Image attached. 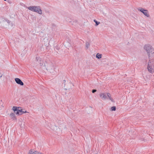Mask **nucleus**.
I'll use <instances>...</instances> for the list:
<instances>
[{"label": "nucleus", "mask_w": 154, "mask_h": 154, "mask_svg": "<svg viewBox=\"0 0 154 154\" xmlns=\"http://www.w3.org/2000/svg\"><path fill=\"white\" fill-rule=\"evenodd\" d=\"M149 58L147 69L149 72L152 73L154 72V60L153 59H151L150 57Z\"/></svg>", "instance_id": "nucleus-1"}, {"label": "nucleus", "mask_w": 154, "mask_h": 154, "mask_svg": "<svg viewBox=\"0 0 154 154\" xmlns=\"http://www.w3.org/2000/svg\"><path fill=\"white\" fill-rule=\"evenodd\" d=\"M144 49L146 51L148 57H150V54L154 53V50L152 47L149 45H146L144 47Z\"/></svg>", "instance_id": "nucleus-2"}, {"label": "nucleus", "mask_w": 154, "mask_h": 154, "mask_svg": "<svg viewBox=\"0 0 154 154\" xmlns=\"http://www.w3.org/2000/svg\"><path fill=\"white\" fill-rule=\"evenodd\" d=\"M100 96L103 100H105L109 98L112 102L113 101V99L111 97L110 94L109 93H101L100 94Z\"/></svg>", "instance_id": "nucleus-3"}, {"label": "nucleus", "mask_w": 154, "mask_h": 154, "mask_svg": "<svg viewBox=\"0 0 154 154\" xmlns=\"http://www.w3.org/2000/svg\"><path fill=\"white\" fill-rule=\"evenodd\" d=\"M138 10L142 12L146 17H149V15L147 10L143 8L138 9Z\"/></svg>", "instance_id": "nucleus-4"}, {"label": "nucleus", "mask_w": 154, "mask_h": 154, "mask_svg": "<svg viewBox=\"0 0 154 154\" xmlns=\"http://www.w3.org/2000/svg\"><path fill=\"white\" fill-rule=\"evenodd\" d=\"M19 109H20V107L13 106L12 108V109L14 111L15 113L18 116L20 115V113L19 112V111H20V110Z\"/></svg>", "instance_id": "nucleus-5"}, {"label": "nucleus", "mask_w": 154, "mask_h": 154, "mask_svg": "<svg viewBox=\"0 0 154 154\" xmlns=\"http://www.w3.org/2000/svg\"><path fill=\"white\" fill-rule=\"evenodd\" d=\"M71 83L70 82H68L66 83V84H64V87L65 90H69L71 88Z\"/></svg>", "instance_id": "nucleus-6"}, {"label": "nucleus", "mask_w": 154, "mask_h": 154, "mask_svg": "<svg viewBox=\"0 0 154 154\" xmlns=\"http://www.w3.org/2000/svg\"><path fill=\"white\" fill-rule=\"evenodd\" d=\"M15 80L16 82L18 84L20 85H23L24 84L21 80L19 78H16L15 79Z\"/></svg>", "instance_id": "nucleus-7"}, {"label": "nucleus", "mask_w": 154, "mask_h": 154, "mask_svg": "<svg viewBox=\"0 0 154 154\" xmlns=\"http://www.w3.org/2000/svg\"><path fill=\"white\" fill-rule=\"evenodd\" d=\"M35 12H37L40 14H42V10L39 6H36V8L35 9Z\"/></svg>", "instance_id": "nucleus-8"}, {"label": "nucleus", "mask_w": 154, "mask_h": 154, "mask_svg": "<svg viewBox=\"0 0 154 154\" xmlns=\"http://www.w3.org/2000/svg\"><path fill=\"white\" fill-rule=\"evenodd\" d=\"M35 8H36V6H30L28 8V9L29 10L34 12H35Z\"/></svg>", "instance_id": "nucleus-9"}, {"label": "nucleus", "mask_w": 154, "mask_h": 154, "mask_svg": "<svg viewBox=\"0 0 154 154\" xmlns=\"http://www.w3.org/2000/svg\"><path fill=\"white\" fill-rule=\"evenodd\" d=\"M29 154H42L39 152L36 151H33L32 150H30L29 152Z\"/></svg>", "instance_id": "nucleus-10"}, {"label": "nucleus", "mask_w": 154, "mask_h": 154, "mask_svg": "<svg viewBox=\"0 0 154 154\" xmlns=\"http://www.w3.org/2000/svg\"><path fill=\"white\" fill-rule=\"evenodd\" d=\"M10 116L11 118L13 119H14L15 118V115L13 113H11L10 114Z\"/></svg>", "instance_id": "nucleus-11"}, {"label": "nucleus", "mask_w": 154, "mask_h": 154, "mask_svg": "<svg viewBox=\"0 0 154 154\" xmlns=\"http://www.w3.org/2000/svg\"><path fill=\"white\" fill-rule=\"evenodd\" d=\"M102 56L101 54L97 53L96 55V57L98 59H100L101 58Z\"/></svg>", "instance_id": "nucleus-12"}, {"label": "nucleus", "mask_w": 154, "mask_h": 154, "mask_svg": "<svg viewBox=\"0 0 154 154\" xmlns=\"http://www.w3.org/2000/svg\"><path fill=\"white\" fill-rule=\"evenodd\" d=\"M94 21L95 23L96 24L95 26H96L98 25L100 23V22L97 21L96 20H94Z\"/></svg>", "instance_id": "nucleus-13"}, {"label": "nucleus", "mask_w": 154, "mask_h": 154, "mask_svg": "<svg viewBox=\"0 0 154 154\" xmlns=\"http://www.w3.org/2000/svg\"><path fill=\"white\" fill-rule=\"evenodd\" d=\"M85 44L86 48L87 49L90 46V43L88 42H86L85 43Z\"/></svg>", "instance_id": "nucleus-14"}, {"label": "nucleus", "mask_w": 154, "mask_h": 154, "mask_svg": "<svg viewBox=\"0 0 154 154\" xmlns=\"http://www.w3.org/2000/svg\"><path fill=\"white\" fill-rule=\"evenodd\" d=\"M116 107L115 106H112L111 108V111H115L116 110Z\"/></svg>", "instance_id": "nucleus-15"}, {"label": "nucleus", "mask_w": 154, "mask_h": 154, "mask_svg": "<svg viewBox=\"0 0 154 154\" xmlns=\"http://www.w3.org/2000/svg\"><path fill=\"white\" fill-rule=\"evenodd\" d=\"M20 110V111H19L20 113H21L23 111V110L21 109V108L20 107V109H19Z\"/></svg>", "instance_id": "nucleus-16"}, {"label": "nucleus", "mask_w": 154, "mask_h": 154, "mask_svg": "<svg viewBox=\"0 0 154 154\" xmlns=\"http://www.w3.org/2000/svg\"><path fill=\"white\" fill-rule=\"evenodd\" d=\"M96 91H97V90L96 89H93L92 91V92L93 93H95V92H96Z\"/></svg>", "instance_id": "nucleus-17"}, {"label": "nucleus", "mask_w": 154, "mask_h": 154, "mask_svg": "<svg viewBox=\"0 0 154 154\" xmlns=\"http://www.w3.org/2000/svg\"><path fill=\"white\" fill-rule=\"evenodd\" d=\"M26 111H23L22 112H21V113H20V115H22V114H23V113H26Z\"/></svg>", "instance_id": "nucleus-18"}, {"label": "nucleus", "mask_w": 154, "mask_h": 154, "mask_svg": "<svg viewBox=\"0 0 154 154\" xmlns=\"http://www.w3.org/2000/svg\"><path fill=\"white\" fill-rule=\"evenodd\" d=\"M65 82H66V81L65 80H64L63 81V83L65 84Z\"/></svg>", "instance_id": "nucleus-19"}, {"label": "nucleus", "mask_w": 154, "mask_h": 154, "mask_svg": "<svg viewBox=\"0 0 154 154\" xmlns=\"http://www.w3.org/2000/svg\"><path fill=\"white\" fill-rule=\"evenodd\" d=\"M47 69L48 70H50V69H49V68H48V69Z\"/></svg>", "instance_id": "nucleus-20"}, {"label": "nucleus", "mask_w": 154, "mask_h": 154, "mask_svg": "<svg viewBox=\"0 0 154 154\" xmlns=\"http://www.w3.org/2000/svg\"><path fill=\"white\" fill-rule=\"evenodd\" d=\"M4 0V1H6V0Z\"/></svg>", "instance_id": "nucleus-21"}]
</instances>
